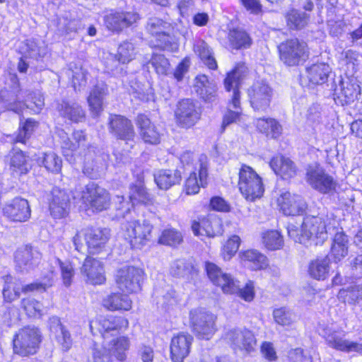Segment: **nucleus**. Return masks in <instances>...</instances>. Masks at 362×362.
<instances>
[{"label":"nucleus","mask_w":362,"mask_h":362,"mask_svg":"<svg viewBox=\"0 0 362 362\" xmlns=\"http://www.w3.org/2000/svg\"><path fill=\"white\" fill-rule=\"evenodd\" d=\"M327 216H307L303 218L301 228L294 225L288 227V235L295 242L304 245H319L327 238Z\"/></svg>","instance_id":"obj_1"},{"label":"nucleus","mask_w":362,"mask_h":362,"mask_svg":"<svg viewBox=\"0 0 362 362\" xmlns=\"http://www.w3.org/2000/svg\"><path fill=\"white\" fill-rule=\"evenodd\" d=\"M206 271L209 278L216 286H220L225 293H237L245 301H251L255 296L252 282L247 283L240 288V281L234 279L230 274L223 271L215 264L206 263Z\"/></svg>","instance_id":"obj_2"},{"label":"nucleus","mask_w":362,"mask_h":362,"mask_svg":"<svg viewBox=\"0 0 362 362\" xmlns=\"http://www.w3.org/2000/svg\"><path fill=\"white\" fill-rule=\"evenodd\" d=\"M247 68L244 64H238L233 71H231L224 81L225 88L228 91L233 90L231 103L235 110H228L223 117V121L221 126V133L225 132L226 127L236 122L241 115L240 108V92L238 86L242 80L246 76Z\"/></svg>","instance_id":"obj_3"},{"label":"nucleus","mask_w":362,"mask_h":362,"mask_svg":"<svg viewBox=\"0 0 362 362\" xmlns=\"http://www.w3.org/2000/svg\"><path fill=\"white\" fill-rule=\"evenodd\" d=\"M145 28L147 33L154 38V47L171 52L177 49V45L174 42V27L171 23L158 17H151Z\"/></svg>","instance_id":"obj_4"},{"label":"nucleus","mask_w":362,"mask_h":362,"mask_svg":"<svg viewBox=\"0 0 362 362\" xmlns=\"http://www.w3.org/2000/svg\"><path fill=\"white\" fill-rule=\"evenodd\" d=\"M42 341L40 330L35 326H25L18 329L13 339L14 353L27 356L37 352Z\"/></svg>","instance_id":"obj_5"},{"label":"nucleus","mask_w":362,"mask_h":362,"mask_svg":"<svg viewBox=\"0 0 362 362\" xmlns=\"http://www.w3.org/2000/svg\"><path fill=\"white\" fill-rule=\"evenodd\" d=\"M238 187L243 196L250 202L261 198L264 192L260 176L245 164L242 165L239 170Z\"/></svg>","instance_id":"obj_6"},{"label":"nucleus","mask_w":362,"mask_h":362,"mask_svg":"<svg viewBox=\"0 0 362 362\" xmlns=\"http://www.w3.org/2000/svg\"><path fill=\"white\" fill-rule=\"evenodd\" d=\"M280 60L287 66L303 64L309 56L306 42L297 38L286 40L278 46Z\"/></svg>","instance_id":"obj_7"},{"label":"nucleus","mask_w":362,"mask_h":362,"mask_svg":"<svg viewBox=\"0 0 362 362\" xmlns=\"http://www.w3.org/2000/svg\"><path fill=\"white\" fill-rule=\"evenodd\" d=\"M189 321L192 332L200 339L209 340L216 331V316L204 309L191 310Z\"/></svg>","instance_id":"obj_8"},{"label":"nucleus","mask_w":362,"mask_h":362,"mask_svg":"<svg viewBox=\"0 0 362 362\" xmlns=\"http://www.w3.org/2000/svg\"><path fill=\"white\" fill-rule=\"evenodd\" d=\"M145 273L139 267L124 266L117 271L115 282L117 288L122 292L132 293L139 291Z\"/></svg>","instance_id":"obj_9"},{"label":"nucleus","mask_w":362,"mask_h":362,"mask_svg":"<svg viewBox=\"0 0 362 362\" xmlns=\"http://www.w3.org/2000/svg\"><path fill=\"white\" fill-rule=\"evenodd\" d=\"M224 339L234 351H253L257 340L253 332L245 327H233L224 334Z\"/></svg>","instance_id":"obj_10"},{"label":"nucleus","mask_w":362,"mask_h":362,"mask_svg":"<svg viewBox=\"0 0 362 362\" xmlns=\"http://www.w3.org/2000/svg\"><path fill=\"white\" fill-rule=\"evenodd\" d=\"M21 92L16 76L11 77V82L0 90V110H11L20 114L25 107H28L18 96Z\"/></svg>","instance_id":"obj_11"},{"label":"nucleus","mask_w":362,"mask_h":362,"mask_svg":"<svg viewBox=\"0 0 362 362\" xmlns=\"http://www.w3.org/2000/svg\"><path fill=\"white\" fill-rule=\"evenodd\" d=\"M82 200L93 211H102L110 204L109 192L94 182L88 183L82 192Z\"/></svg>","instance_id":"obj_12"},{"label":"nucleus","mask_w":362,"mask_h":362,"mask_svg":"<svg viewBox=\"0 0 362 362\" xmlns=\"http://www.w3.org/2000/svg\"><path fill=\"white\" fill-rule=\"evenodd\" d=\"M152 226L148 221L144 220L128 221L123 224V235L132 247L140 248L148 239Z\"/></svg>","instance_id":"obj_13"},{"label":"nucleus","mask_w":362,"mask_h":362,"mask_svg":"<svg viewBox=\"0 0 362 362\" xmlns=\"http://www.w3.org/2000/svg\"><path fill=\"white\" fill-rule=\"evenodd\" d=\"M201 115V107L191 99L180 101L175 111L177 125L185 129L193 127L200 119Z\"/></svg>","instance_id":"obj_14"},{"label":"nucleus","mask_w":362,"mask_h":362,"mask_svg":"<svg viewBox=\"0 0 362 362\" xmlns=\"http://www.w3.org/2000/svg\"><path fill=\"white\" fill-rule=\"evenodd\" d=\"M248 96L255 110L265 111L270 105L273 90L265 81H257L248 89Z\"/></svg>","instance_id":"obj_15"},{"label":"nucleus","mask_w":362,"mask_h":362,"mask_svg":"<svg viewBox=\"0 0 362 362\" xmlns=\"http://www.w3.org/2000/svg\"><path fill=\"white\" fill-rule=\"evenodd\" d=\"M344 332L331 328L325 329L327 344L336 350L344 352H358L362 354V342H354L344 339Z\"/></svg>","instance_id":"obj_16"},{"label":"nucleus","mask_w":362,"mask_h":362,"mask_svg":"<svg viewBox=\"0 0 362 362\" xmlns=\"http://www.w3.org/2000/svg\"><path fill=\"white\" fill-rule=\"evenodd\" d=\"M207 158L202 155L196 163L195 170L190 173L185 182V190L187 194H195L201 187H204L207 182Z\"/></svg>","instance_id":"obj_17"},{"label":"nucleus","mask_w":362,"mask_h":362,"mask_svg":"<svg viewBox=\"0 0 362 362\" xmlns=\"http://www.w3.org/2000/svg\"><path fill=\"white\" fill-rule=\"evenodd\" d=\"M139 19V15L134 11H115L105 17V25L112 32L120 33L124 28L135 23Z\"/></svg>","instance_id":"obj_18"},{"label":"nucleus","mask_w":362,"mask_h":362,"mask_svg":"<svg viewBox=\"0 0 362 362\" xmlns=\"http://www.w3.org/2000/svg\"><path fill=\"white\" fill-rule=\"evenodd\" d=\"M109 131L115 138L124 141H133L135 136L131 120L124 116L112 115L109 118Z\"/></svg>","instance_id":"obj_19"},{"label":"nucleus","mask_w":362,"mask_h":362,"mask_svg":"<svg viewBox=\"0 0 362 362\" xmlns=\"http://www.w3.org/2000/svg\"><path fill=\"white\" fill-rule=\"evenodd\" d=\"M81 274L87 283L93 285H100L106 281L103 263L91 257L85 259L81 267Z\"/></svg>","instance_id":"obj_20"},{"label":"nucleus","mask_w":362,"mask_h":362,"mask_svg":"<svg viewBox=\"0 0 362 362\" xmlns=\"http://www.w3.org/2000/svg\"><path fill=\"white\" fill-rule=\"evenodd\" d=\"M99 332L103 338L115 336L125 330L129 325L128 320L122 316L108 315L100 317L95 322Z\"/></svg>","instance_id":"obj_21"},{"label":"nucleus","mask_w":362,"mask_h":362,"mask_svg":"<svg viewBox=\"0 0 362 362\" xmlns=\"http://www.w3.org/2000/svg\"><path fill=\"white\" fill-rule=\"evenodd\" d=\"M3 213L12 221L25 222L30 218L31 210L26 199L16 197L4 206Z\"/></svg>","instance_id":"obj_22"},{"label":"nucleus","mask_w":362,"mask_h":362,"mask_svg":"<svg viewBox=\"0 0 362 362\" xmlns=\"http://www.w3.org/2000/svg\"><path fill=\"white\" fill-rule=\"evenodd\" d=\"M49 207L50 214L54 218L66 216L70 207L69 194L57 187H53L50 194Z\"/></svg>","instance_id":"obj_23"},{"label":"nucleus","mask_w":362,"mask_h":362,"mask_svg":"<svg viewBox=\"0 0 362 362\" xmlns=\"http://www.w3.org/2000/svg\"><path fill=\"white\" fill-rule=\"evenodd\" d=\"M40 257V252L28 245L19 247L14 254L16 267L21 272H27L33 269L38 263Z\"/></svg>","instance_id":"obj_24"},{"label":"nucleus","mask_w":362,"mask_h":362,"mask_svg":"<svg viewBox=\"0 0 362 362\" xmlns=\"http://www.w3.org/2000/svg\"><path fill=\"white\" fill-rule=\"evenodd\" d=\"M193 337L185 332H181L173 337L170 343L171 358L173 362H183L189 355Z\"/></svg>","instance_id":"obj_25"},{"label":"nucleus","mask_w":362,"mask_h":362,"mask_svg":"<svg viewBox=\"0 0 362 362\" xmlns=\"http://www.w3.org/2000/svg\"><path fill=\"white\" fill-rule=\"evenodd\" d=\"M194 90L197 95L208 103H214L218 98L217 86L213 80L204 74H200L195 77Z\"/></svg>","instance_id":"obj_26"},{"label":"nucleus","mask_w":362,"mask_h":362,"mask_svg":"<svg viewBox=\"0 0 362 362\" xmlns=\"http://www.w3.org/2000/svg\"><path fill=\"white\" fill-rule=\"evenodd\" d=\"M283 213L288 216L300 215L307 209L304 199L299 195L285 192L278 199Z\"/></svg>","instance_id":"obj_27"},{"label":"nucleus","mask_w":362,"mask_h":362,"mask_svg":"<svg viewBox=\"0 0 362 362\" xmlns=\"http://www.w3.org/2000/svg\"><path fill=\"white\" fill-rule=\"evenodd\" d=\"M331 90L338 98H344L346 103L354 101L360 93V86L349 81H344L339 76L334 78Z\"/></svg>","instance_id":"obj_28"},{"label":"nucleus","mask_w":362,"mask_h":362,"mask_svg":"<svg viewBox=\"0 0 362 362\" xmlns=\"http://www.w3.org/2000/svg\"><path fill=\"white\" fill-rule=\"evenodd\" d=\"M308 181L315 189L322 193H328L335 189L336 182L332 176L322 169L310 170L307 173Z\"/></svg>","instance_id":"obj_29"},{"label":"nucleus","mask_w":362,"mask_h":362,"mask_svg":"<svg viewBox=\"0 0 362 362\" xmlns=\"http://www.w3.org/2000/svg\"><path fill=\"white\" fill-rule=\"evenodd\" d=\"M136 123L140 129V134L146 143L157 144L160 142V134L146 115H139Z\"/></svg>","instance_id":"obj_30"},{"label":"nucleus","mask_w":362,"mask_h":362,"mask_svg":"<svg viewBox=\"0 0 362 362\" xmlns=\"http://www.w3.org/2000/svg\"><path fill=\"white\" fill-rule=\"evenodd\" d=\"M110 230L107 228H90L85 233L86 245L90 252L102 249L110 238Z\"/></svg>","instance_id":"obj_31"},{"label":"nucleus","mask_w":362,"mask_h":362,"mask_svg":"<svg viewBox=\"0 0 362 362\" xmlns=\"http://www.w3.org/2000/svg\"><path fill=\"white\" fill-rule=\"evenodd\" d=\"M270 167L283 179H288L296 175L297 168L294 163L281 155H278L271 160Z\"/></svg>","instance_id":"obj_32"},{"label":"nucleus","mask_w":362,"mask_h":362,"mask_svg":"<svg viewBox=\"0 0 362 362\" xmlns=\"http://www.w3.org/2000/svg\"><path fill=\"white\" fill-rule=\"evenodd\" d=\"M153 176L158 187L164 190H167L175 185H179L182 180V173L177 169H162L155 173Z\"/></svg>","instance_id":"obj_33"},{"label":"nucleus","mask_w":362,"mask_h":362,"mask_svg":"<svg viewBox=\"0 0 362 362\" xmlns=\"http://www.w3.org/2000/svg\"><path fill=\"white\" fill-rule=\"evenodd\" d=\"M240 256L245 266L252 270L264 269L268 266L267 257L256 250H247L241 252Z\"/></svg>","instance_id":"obj_34"},{"label":"nucleus","mask_w":362,"mask_h":362,"mask_svg":"<svg viewBox=\"0 0 362 362\" xmlns=\"http://www.w3.org/2000/svg\"><path fill=\"white\" fill-rule=\"evenodd\" d=\"M57 110L61 116L71 122L78 123L85 119V111L76 103L63 101L58 105Z\"/></svg>","instance_id":"obj_35"},{"label":"nucleus","mask_w":362,"mask_h":362,"mask_svg":"<svg viewBox=\"0 0 362 362\" xmlns=\"http://www.w3.org/2000/svg\"><path fill=\"white\" fill-rule=\"evenodd\" d=\"M103 306L109 310H129L132 308V300L126 294L112 293L103 300Z\"/></svg>","instance_id":"obj_36"},{"label":"nucleus","mask_w":362,"mask_h":362,"mask_svg":"<svg viewBox=\"0 0 362 362\" xmlns=\"http://www.w3.org/2000/svg\"><path fill=\"white\" fill-rule=\"evenodd\" d=\"M331 71L330 66L326 63L314 64L306 68L307 77L315 85L325 83Z\"/></svg>","instance_id":"obj_37"},{"label":"nucleus","mask_w":362,"mask_h":362,"mask_svg":"<svg viewBox=\"0 0 362 362\" xmlns=\"http://www.w3.org/2000/svg\"><path fill=\"white\" fill-rule=\"evenodd\" d=\"M129 346L130 341L129 338L122 336L112 339L107 350L112 359L115 358L118 361L124 362L127 359V352Z\"/></svg>","instance_id":"obj_38"},{"label":"nucleus","mask_w":362,"mask_h":362,"mask_svg":"<svg viewBox=\"0 0 362 362\" xmlns=\"http://www.w3.org/2000/svg\"><path fill=\"white\" fill-rule=\"evenodd\" d=\"M10 168L17 175H21L26 174L30 169V165L28 160V156L23 151L17 148H13L9 153Z\"/></svg>","instance_id":"obj_39"},{"label":"nucleus","mask_w":362,"mask_h":362,"mask_svg":"<svg viewBox=\"0 0 362 362\" xmlns=\"http://www.w3.org/2000/svg\"><path fill=\"white\" fill-rule=\"evenodd\" d=\"M4 282L2 293L4 299L11 302L20 296L21 292H24V287L21 281L11 275L3 277Z\"/></svg>","instance_id":"obj_40"},{"label":"nucleus","mask_w":362,"mask_h":362,"mask_svg":"<svg viewBox=\"0 0 362 362\" xmlns=\"http://www.w3.org/2000/svg\"><path fill=\"white\" fill-rule=\"evenodd\" d=\"M227 38L229 47L235 49H247L252 42L249 34L240 28L230 30Z\"/></svg>","instance_id":"obj_41"},{"label":"nucleus","mask_w":362,"mask_h":362,"mask_svg":"<svg viewBox=\"0 0 362 362\" xmlns=\"http://www.w3.org/2000/svg\"><path fill=\"white\" fill-rule=\"evenodd\" d=\"M107 93V85L104 83L96 84L91 90L88 98V102L91 112L95 115H98L102 111L103 101Z\"/></svg>","instance_id":"obj_42"},{"label":"nucleus","mask_w":362,"mask_h":362,"mask_svg":"<svg viewBox=\"0 0 362 362\" xmlns=\"http://www.w3.org/2000/svg\"><path fill=\"white\" fill-rule=\"evenodd\" d=\"M349 240L343 231L336 233L331 247V256L335 262L341 261L348 254Z\"/></svg>","instance_id":"obj_43"},{"label":"nucleus","mask_w":362,"mask_h":362,"mask_svg":"<svg viewBox=\"0 0 362 362\" xmlns=\"http://www.w3.org/2000/svg\"><path fill=\"white\" fill-rule=\"evenodd\" d=\"M256 126L258 130L272 139L278 138L282 132V127L277 120L273 118H259Z\"/></svg>","instance_id":"obj_44"},{"label":"nucleus","mask_w":362,"mask_h":362,"mask_svg":"<svg viewBox=\"0 0 362 362\" xmlns=\"http://www.w3.org/2000/svg\"><path fill=\"white\" fill-rule=\"evenodd\" d=\"M329 259L327 257L317 258L310 263L308 272L317 280H325L329 274Z\"/></svg>","instance_id":"obj_45"},{"label":"nucleus","mask_w":362,"mask_h":362,"mask_svg":"<svg viewBox=\"0 0 362 362\" xmlns=\"http://www.w3.org/2000/svg\"><path fill=\"white\" fill-rule=\"evenodd\" d=\"M287 26L291 30H301L309 21L310 16L297 9H291L285 14Z\"/></svg>","instance_id":"obj_46"},{"label":"nucleus","mask_w":362,"mask_h":362,"mask_svg":"<svg viewBox=\"0 0 362 362\" xmlns=\"http://www.w3.org/2000/svg\"><path fill=\"white\" fill-rule=\"evenodd\" d=\"M195 272L194 267L189 261L181 259L175 260L171 265L170 273L179 278L189 279Z\"/></svg>","instance_id":"obj_47"},{"label":"nucleus","mask_w":362,"mask_h":362,"mask_svg":"<svg viewBox=\"0 0 362 362\" xmlns=\"http://www.w3.org/2000/svg\"><path fill=\"white\" fill-rule=\"evenodd\" d=\"M195 52L199 54L201 60L211 69L217 68V63L214 59L211 49L206 42L203 40L197 42L194 46Z\"/></svg>","instance_id":"obj_48"},{"label":"nucleus","mask_w":362,"mask_h":362,"mask_svg":"<svg viewBox=\"0 0 362 362\" xmlns=\"http://www.w3.org/2000/svg\"><path fill=\"white\" fill-rule=\"evenodd\" d=\"M339 300L344 303L355 305L362 299V289L358 286L341 289L337 295Z\"/></svg>","instance_id":"obj_49"},{"label":"nucleus","mask_w":362,"mask_h":362,"mask_svg":"<svg viewBox=\"0 0 362 362\" xmlns=\"http://www.w3.org/2000/svg\"><path fill=\"white\" fill-rule=\"evenodd\" d=\"M72 139L74 141V144L69 143L68 140H62V148L76 151L79 148L85 149L88 146L87 136L81 130L74 131L72 134Z\"/></svg>","instance_id":"obj_50"},{"label":"nucleus","mask_w":362,"mask_h":362,"mask_svg":"<svg viewBox=\"0 0 362 362\" xmlns=\"http://www.w3.org/2000/svg\"><path fill=\"white\" fill-rule=\"evenodd\" d=\"M59 29L64 30L66 34L76 33L83 28V24L79 18H72L71 13H66L59 20Z\"/></svg>","instance_id":"obj_51"},{"label":"nucleus","mask_w":362,"mask_h":362,"mask_svg":"<svg viewBox=\"0 0 362 362\" xmlns=\"http://www.w3.org/2000/svg\"><path fill=\"white\" fill-rule=\"evenodd\" d=\"M262 242L269 250L279 249L283 245V237L277 230H269L262 234Z\"/></svg>","instance_id":"obj_52"},{"label":"nucleus","mask_w":362,"mask_h":362,"mask_svg":"<svg viewBox=\"0 0 362 362\" xmlns=\"http://www.w3.org/2000/svg\"><path fill=\"white\" fill-rule=\"evenodd\" d=\"M135 55V47L133 43L126 41L122 42L118 47L115 57L118 62L125 64L133 59Z\"/></svg>","instance_id":"obj_53"},{"label":"nucleus","mask_w":362,"mask_h":362,"mask_svg":"<svg viewBox=\"0 0 362 362\" xmlns=\"http://www.w3.org/2000/svg\"><path fill=\"white\" fill-rule=\"evenodd\" d=\"M42 164L49 172L58 173L62 166V160L54 152H49L44 154Z\"/></svg>","instance_id":"obj_54"},{"label":"nucleus","mask_w":362,"mask_h":362,"mask_svg":"<svg viewBox=\"0 0 362 362\" xmlns=\"http://www.w3.org/2000/svg\"><path fill=\"white\" fill-rule=\"evenodd\" d=\"M54 274L52 272L49 273L41 281H37L32 284L25 285L24 287V292L45 291L48 288L51 287L53 284Z\"/></svg>","instance_id":"obj_55"},{"label":"nucleus","mask_w":362,"mask_h":362,"mask_svg":"<svg viewBox=\"0 0 362 362\" xmlns=\"http://www.w3.org/2000/svg\"><path fill=\"white\" fill-rule=\"evenodd\" d=\"M21 307L29 317L42 315V304L33 298H23L21 300Z\"/></svg>","instance_id":"obj_56"},{"label":"nucleus","mask_w":362,"mask_h":362,"mask_svg":"<svg viewBox=\"0 0 362 362\" xmlns=\"http://www.w3.org/2000/svg\"><path fill=\"white\" fill-rule=\"evenodd\" d=\"M72 72L73 87L76 91H81L86 86L88 71L82 66H75Z\"/></svg>","instance_id":"obj_57"},{"label":"nucleus","mask_w":362,"mask_h":362,"mask_svg":"<svg viewBox=\"0 0 362 362\" xmlns=\"http://www.w3.org/2000/svg\"><path fill=\"white\" fill-rule=\"evenodd\" d=\"M150 63L155 69L157 74L160 75H167L170 69V63L168 59L163 54H153Z\"/></svg>","instance_id":"obj_58"},{"label":"nucleus","mask_w":362,"mask_h":362,"mask_svg":"<svg viewBox=\"0 0 362 362\" xmlns=\"http://www.w3.org/2000/svg\"><path fill=\"white\" fill-rule=\"evenodd\" d=\"M182 242L181 233L173 229L165 230L159 239V243L169 246H175Z\"/></svg>","instance_id":"obj_59"},{"label":"nucleus","mask_w":362,"mask_h":362,"mask_svg":"<svg viewBox=\"0 0 362 362\" xmlns=\"http://www.w3.org/2000/svg\"><path fill=\"white\" fill-rule=\"evenodd\" d=\"M36 122L28 119L21 128H19L18 132L14 139V143L25 144L33 133L34 127L36 126Z\"/></svg>","instance_id":"obj_60"},{"label":"nucleus","mask_w":362,"mask_h":362,"mask_svg":"<svg viewBox=\"0 0 362 362\" xmlns=\"http://www.w3.org/2000/svg\"><path fill=\"white\" fill-rule=\"evenodd\" d=\"M273 315L276 322L283 326L291 325L295 319L293 313L285 308L274 310Z\"/></svg>","instance_id":"obj_61"},{"label":"nucleus","mask_w":362,"mask_h":362,"mask_svg":"<svg viewBox=\"0 0 362 362\" xmlns=\"http://www.w3.org/2000/svg\"><path fill=\"white\" fill-rule=\"evenodd\" d=\"M25 52L31 58L37 59L42 57L45 54V49L40 46L39 43L33 40L29 39L25 42Z\"/></svg>","instance_id":"obj_62"},{"label":"nucleus","mask_w":362,"mask_h":362,"mask_svg":"<svg viewBox=\"0 0 362 362\" xmlns=\"http://www.w3.org/2000/svg\"><path fill=\"white\" fill-rule=\"evenodd\" d=\"M240 243V238L238 235L230 238L223 248V257L224 259H230L238 251Z\"/></svg>","instance_id":"obj_63"},{"label":"nucleus","mask_w":362,"mask_h":362,"mask_svg":"<svg viewBox=\"0 0 362 362\" xmlns=\"http://www.w3.org/2000/svg\"><path fill=\"white\" fill-rule=\"evenodd\" d=\"M54 338L63 351H69L72 346L73 339L70 332L66 327L54 334Z\"/></svg>","instance_id":"obj_64"}]
</instances>
